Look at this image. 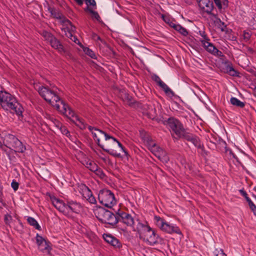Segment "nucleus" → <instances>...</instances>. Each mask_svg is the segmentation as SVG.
Returning a JSON list of instances; mask_svg holds the SVG:
<instances>
[{
  "instance_id": "nucleus-64",
  "label": "nucleus",
  "mask_w": 256,
  "mask_h": 256,
  "mask_svg": "<svg viewBox=\"0 0 256 256\" xmlns=\"http://www.w3.org/2000/svg\"><path fill=\"white\" fill-rule=\"evenodd\" d=\"M96 40H100V41L102 42H103L104 44H106V42L104 41L100 36H98L97 38H96Z\"/></svg>"
},
{
  "instance_id": "nucleus-8",
  "label": "nucleus",
  "mask_w": 256,
  "mask_h": 256,
  "mask_svg": "<svg viewBox=\"0 0 256 256\" xmlns=\"http://www.w3.org/2000/svg\"><path fill=\"white\" fill-rule=\"evenodd\" d=\"M164 124L169 126L178 137L184 129L182 124L180 121L174 117L168 118L165 121Z\"/></svg>"
},
{
  "instance_id": "nucleus-60",
  "label": "nucleus",
  "mask_w": 256,
  "mask_h": 256,
  "mask_svg": "<svg viewBox=\"0 0 256 256\" xmlns=\"http://www.w3.org/2000/svg\"><path fill=\"white\" fill-rule=\"evenodd\" d=\"M220 20V24H222V26H223V27H222V28H221V30H222V32H224V31H225V30H225V28H226V25L224 23V22H222Z\"/></svg>"
},
{
  "instance_id": "nucleus-36",
  "label": "nucleus",
  "mask_w": 256,
  "mask_h": 256,
  "mask_svg": "<svg viewBox=\"0 0 256 256\" xmlns=\"http://www.w3.org/2000/svg\"><path fill=\"white\" fill-rule=\"evenodd\" d=\"M189 142H191L196 147H200L201 142L200 139L196 136L194 135Z\"/></svg>"
},
{
  "instance_id": "nucleus-52",
  "label": "nucleus",
  "mask_w": 256,
  "mask_h": 256,
  "mask_svg": "<svg viewBox=\"0 0 256 256\" xmlns=\"http://www.w3.org/2000/svg\"><path fill=\"white\" fill-rule=\"evenodd\" d=\"M215 4L218 6V9L221 10L222 8V2L220 0H214Z\"/></svg>"
},
{
  "instance_id": "nucleus-10",
  "label": "nucleus",
  "mask_w": 256,
  "mask_h": 256,
  "mask_svg": "<svg viewBox=\"0 0 256 256\" xmlns=\"http://www.w3.org/2000/svg\"><path fill=\"white\" fill-rule=\"evenodd\" d=\"M116 214L118 215L119 222L122 221L128 226H132L134 224V218L130 214L122 211L120 209L118 210Z\"/></svg>"
},
{
  "instance_id": "nucleus-46",
  "label": "nucleus",
  "mask_w": 256,
  "mask_h": 256,
  "mask_svg": "<svg viewBox=\"0 0 256 256\" xmlns=\"http://www.w3.org/2000/svg\"><path fill=\"white\" fill-rule=\"evenodd\" d=\"M152 78L157 84L158 86L160 84V82H162L160 78L156 74H154L152 76Z\"/></svg>"
},
{
  "instance_id": "nucleus-41",
  "label": "nucleus",
  "mask_w": 256,
  "mask_h": 256,
  "mask_svg": "<svg viewBox=\"0 0 256 256\" xmlns=\"http://www.w3.org/2000/svg\"><path fill=\"white\" fill-rule=\"evenodd\" d=\"M49 120L58 129L60 128V126L62 124L59 120L52 116H50Z\"/></svg>"
},
{
  "instance_id": "nucleus-38",
  "label": "nucleus",
  "mask_w": 256,
  "mask_h": 256,
  "mask_svg": "<svg viewBox=\"0 0 256 256\" xmlns=\"http://www.w3.org/2000/svg\"><path fill=\"white\" fill-rule=\"evenodd\" d=\"M92 172H94L97 176H100L101 178H103L105 177L106 175L102 170L98 168V166H97V168H95L94 170Z\"/></svg>"
},
{
  "instance_id": "nucleus-26",
  "label": "nucleus",
  "mask_w": 256,
  "mask_h": 256,
  "mask_svg": "<svg viewBox=\"0 0 256 256\" xmlns=\"http://www.w3.org/2000/svg\"><path fill=\"white\" fill-rule=\"evenodd\" d=\"M48 11L52 16L53 17L56 18L60 20H62L63 18H64L63 15L58 10L54 8H49Z\"/></svg>"
},
{
  "instance_id": "nucleus-24",
  "label": "nucleus",
  "mask_w": 256,
  "mask_h": 256,
  "mask_svg": "<svg viewBox=\"0 0 256 256\" xmlns=\"http://www.w3.org/2000/svg\"><path fill=\"white\" fill-rule=\"evenodd\" d=\"M172 134L174 138H176V140H178L179 138H183L188 142L194 136L192 134L186 132L185 129H184L182 130V132L179 135V136L178 138H176Z\"/></svg>"
},
{
  "instance_id": "nucleus-23",
  "label": "nucleus",
  "mask_w": 256,
  "mask_h": 256,
  "mask_svg": "<svg viewBox=\"0 0 256 256\" xmlns=\"http://www.w3.org/2000/svg\"><path fill=\"white\" fill-rule=\"evenodd\" d=\"M140 137L142 140L144 142L146 143V146H148V144L152 143V142L153 141L149 134L144 130L140 131Z\"/></svg>"
},
{
  "instance_id": "nucleus-53",
  "label": "nucleus",
  "mask_w": 256,
  "mask_h": 256,
  "mask_svg": "<svg viewBox=\"0 0 256 256\" xmlns=\"http://www.w3.org/2000/svg\"><path fill=\"white\" fill-rule=\"evenodd\" d=\"M71 40L72 41H74L76 44H78L80 47H83L82 44L80 42L79 40L76 36H74L73 37L71 38Z\"/></svg>"
},
{
  "instance_id": "nucleus-2",
  "label": "nucleus",
  "mask_w": 256,
  "mask_h": 256,
  "mask_svg": "<svg viewBox=\"0 0 256 256\" xmlns=\"http://www.w3.org/2000/svg\"><path fill=\"white\" fill-rule=\"evenodd\" d=\"M0 104L4 110H12V112H15L18 116H22L24 108L10 94L5 91H0Z\"/></svg>"
},
{
  "instance_id": "nucleus-49",
  "label": "nucleus",
  "mask_w": 256,
  "mask_h": 256,
  "mask_svg": "<svg viewBox=\"0 0 256 256\" xmlns=\"http://www.w3.org/2000/svg\"><path fill=\"white\" fill-rule=\"evenodd\" d=\"M87 200L92 204H96V198L92 194L90 198H87Z\"/></svg>"
},
{
  "instance_id": "nucleus-59",
  "label": "nucleus",
  "mask_w": 256,
  "mask_h": 256,
  "mask_svg": "<svg viewBox=\"0 0 256 256\" xmlns=\"http://www.w3.org/2000/svg\"><path fill=\"white\" fill-rule=\"evenodd\" d=\"M216 256H226V255L224 252L222 250H220V251L218 252Z\"/></svg>"
},
{
  "instance_id": "nucleus-35",
  "label": "nucleus",
  "mask_w": 256,
  "mask_h": 256,
  "mask_svg": "<svg viewBox=\"0 0 256 256\" xmlns=\"http://www.w3.org/2000/svg\"><path fill=\"white\" fill-rule=\"evenodd\" d=\"M83 48L84 52H85L86 54L90 56L92 58H96V55L94 52L88 48L86 47H82Z\"/></svg>"
},
{
  "instance_id": "nucleus-50",
  "label": "nucleus",
  "mask_w": 256,
  "mask_h": 256,
  "mask_svg": "<svg viewBox=\"0 0 256 256\" xmlns=\"http://www.w3.org/2000/svg\"><path fill=\"white\" fill-rule=\"evenodd\" d=\"M11 186L14 190L16 191L18 189L19 184L16 181L13 180L11 184Z\"/></svg>"
},
{
  "instance_id": "nucleus-51",
  "label": "nucleus",
  "mask_w": 256,
  "mask_h": 256,
  "mask_svg": "<svg viewBox=\"0 0 256 256\" xmlns=\"http://www.w3.org/2000/svg\"><path fill=\"white\" fill-rule=\"evenodd\" d=\"M200 36L204 38V41L208 42L210 40L209 38L207 36L206 34H205L204 31H200Z\"/></svg>"
},
{
  "instance_id": "nucleus-3",
  "label": "nucleus",
  "mask_w": 256,
  "mask_h": 256,
  "mask_svg": "<svg viewBox=\"0 0 256 256\" xmlns=\"http://www.w3.org/2000/svg\"><path fill=\"white\" fill-rule=\"evenodd\" d=\"M54 106L80 129L86 128V124H84V120L78 116H76L74 112L64 100H61L60 104H56Z\"/></svg>"
},
{
  "instance_id": "nucleus-43",
  "label": "nucleus",
  "mask_w": 256,
  "mask_h": 256,
  "mask_svg": "<svg viewBox=\"0 0 256 256\" xmlns=\"http://www.w3.org/2000/svg\"><path fill=\"white\" fill-rule=\"evenodd\" d=\"M92 195V194L91 190L86 186L85 189L83 190V196L87 200V198H90Z\"/></svg>"
},
{
  "instance_id": "nucleus-61",
  "label": "nucleus",
  "mask_w": 256,
  "mask_h": 256,
  "mask_svg": "<svg viewBox=\"0 0 256 256\" xmlns=\"http://www.w3.org/2000/svg\"><path fill=\"white\" fill-rule=\"evenodd\" d=\"M228 0H222V4L226 8H227L228 6Z\"/></svg>"
},
{
  "instance_id": "nucleus-33",
  "label": "nucleus",
  "mask_w": 256,
  "mask_h": 256,
  "mask_svg": "<svg viewBox=\"0 0 256 256\" xmlns=\"http://www.w3.org/2000/svg\"><path fill=\"white\" fill-rule=\"evenodd\" d=\"M154 219L156 225L161 230L164 222H166L165 220L161 218L160 216H154Z\"/></svg>"
},
{
  "instance_id": "nucleus-45",
  "label": "nucleus",
  "mask_w": 256,
  "mask_h": 256,
  "mask_svg": "<svg viewBox=\"0 0 256 256\" xmlns=\"http://www.w3.org/2000/svg\"><path fill=\"white\" fill-rule=\"evenodd\" d=\"M46 240L43 238L42 236H40L38 234H36V241L38 246L40 244H42Z\"/></svg>"
},
{
  "instance_id": "nucleus-42",
  "label": "nucleus",
  "mask_w": 256,
  "mask_h": 256,
  "mask_svg": "<svg viewBox=\"0 0 256 256\" xmlns=\"http://www.w3.org/2000/svg\"><path fill=\"white\" fill-rule=\"evenodd\" d=\"M114 139L115 140H112L113 143H114V146H116V143L118 144V146L122 149V150L124 152V154L126 156H128V152L126 150L124 146H122V144L117 139L114 138Z\"/></svg>"
},
{
  "instance_id": "nucleus-19",
  "label": "nucleus",
  "mask_w": 256,
  "mask_h": 256,
  "mask_svg": "<svg viewBox=\"0 0 256 256\" xmlns=\"http://www.w3.org/2000/svg\"><path fill=\"white\" fill-rule=\"evenodd\" d=\"M10 149L14 150L16 152L23 153L26 150V148L22 144V142L17 138Z\"/></svg>"
},
{
  "instance_id": "nucleus-25",
  "label": "nucleus",
  "mask_w": 256,
  "mask_h": 256,
  "mask_svg": "<svg viewBox=\"0 0 256 256\" xmlns=\"http://www.w3.org/2000/svg\"><path fill=\"white\" fill-rule=\"evenodd\" d=\"M148 149L156 156L162 148L158 146L154 141L147 146Z\"/></svg>"
},
{
  "instance_id": "nucleus-30",
  "label": "nucleus",
  "mask_w": 256,
  "mask_h": 256,
  "mask_svg": "<svg viewBox=\"0 0 256 256\" xmlns=\"http://www.w3.org/2000/svg\"><path fill=\"white\" fill-rule=\"evenodd\" d=\"M230 102L232 105L240 108H243L245 106V104L244 102L240 101L236 98L232 97L230 100Z\"/></svg>"
},
{
  "instance_id": "nucleus-4",
  "label": "nucleus",
  "mask_w": 256,
  "mask_h": 256,
  "mask_svg": "<svg viewBox=\"0 0 256 256\" xmlns=\"http://www.w3.org/2000/svg\"><path fill=\"white\" fill-rule=\"evenodd\" d=\"M116 212L117 211H115V214H114L99 206L96 210L97 215L96 216L98 220L102 224H109L114 228L119 222L118 215L116 214Z\"/></svg>"
},
{
  "instance_id": "nucleus-48",
  "label": "nucleus",
  "mask_w": 256,
  "mask_h": 256,
  "mask_svg": "<svg viewBox=\"0 0 256 256\" xmlns=\"http://www.w3.org/2000/svg\"><path fill=\"white\" fill-rule=\"evenodd\" d=\"M198 148H200L202 150V155L204 156H206L208 155V152L205 150L204 149V146L203 144H202L201 143L200 144V147H197Z\"/></svg>"
},
{
  "instance_id": "nucleus-63",
  "label": "nucleus",
  "mask_w": 256,
  "mask_h": 256,
  "mask_svg": "<svg viewBox=\"0 0 256 256\" xmlns=\"http://www.w3.org/2000/svg\"><path fill=\"white\" fill-rule=\"evenodd\" d=\"M98 36V35L97 34L95 33H92V38L93 40H96V38H97Z\"/></svg>"
},
{
  "instance_id": "nucleus-1",
  "label": "nucleus",
  "mask_w": 256,
  "mask_h": 256,
  "mask_svg": "<svg viewBox=\"0 0 256 256\" xmlns=\"http://www.w3.org/2000/svg\"><path fill=\"white\" fill-rule=\"evenodd\" d=\"M88 129L92 132L93 136V138L97 144L102 148L103 150L108 152L110 154L116 158H122L120 154L117 152L116 150L112 148V146H110L108 148H105L104 145L100 143V139H104L105 141H108L110 140H115L114 137L110 136L104 132L98 129V128L92 126H88Z\"/></svg>"
},
{
  "instance_id": "nucleus-34",
  "label": "nucleus",
  "mask_w": 256,
  "mask_h": 256,
  "mask_svg": "<svg viewBox=\"0 0 256 256\" xmlns=\"http://www.w3.org/2000/svg\"><path fill=\"white\" fill-rule=\"evenodd\" d=\"M239 192H240V194L244 196L246 200L247 201V202H248V206H252L253 204H254L253 203V202L250 199V198L249 197H248V194L244 190V189H241V190H239Z\"/></svg>"
},
{
  "instance_id": "nucleus-20",
  "label": "nucleus",
  "mask_w": 256,
  "mask_h": 256,
  "mask_svg": "<svg viewBox=\"0 0 256 256\" xmlns=\"http://www.w3.org/2000/svg\"><path fill=\"white\" fill-rule=\"evenodd\" d=\"M52 47L57 50L59 52H64V50L62 44L60 41L54 36L49 42Z\"/></svg>"
},
{
  "instance_id": "nucleus-9",
  "label": "nucleus",
  "mask_w": 256,
  "mask_h": 256,
  "mask_svg": "<svg viewBox=\"0 0 256 256\" xmlns=\"http://www.w3.org/2000/svg\"><path fill=\"white\" fill-rule=\"evenodd\" d=\"M200 8L208 14L216 17V15L212 12L214 8L212 1L210 0H197Z\"/></svg>"
},
{
  "instance_id": "nucleus-37",
  "label": "nucleus",
  "mask_w": 256,
  "mask_h": 256,
  "mask_svg": "<svg viewBox=\"0 0 256 256\" xmlns=\"http://www.w3.org/2000/svg\"><path fill=\"white\" fill-rule=\"evenodd\" d=\"M58 130H59L63 134L66 135L67 137L69 138L70 136V132L66 127L63 126L62 124L60 126Z\"/></svg>"
},
{
  "instance_id": "nucleus-22",
  "label": "nucleus",
  "mask_w": 256,
  "mask_h": 256,
  "mask_svg": "<svg viewBox=\"0 0 256 256\" xmlns=\"http://www.w3.org/2000/svg\"><path fill=\"white\" fill-rule=\"evenodd\" d=\"M156 156L160 161L164 163H167L169 161V157L167 152L162 148L156 154Z\"/></svg>"
},
{
  "instance_id": "nucleus-15",
  "label": "nucleus",
  "mask_w": 256,
  "mask_h": 256,
  "mask_svg": "<svg viewBox=\"0 0 256 256\" xmlns=\"http://www.w3.org/2000/svg\"><path fill=\"white\" fill-rule=\"evenodd\" d=\"M161 230L169 234L176 233L181 234V232L178 227L170 225L166 222H164Z\"/></svg>"
},
{
  "instance_id": "nucleus-39",
  "label": "nucleus",
  "mask_w": 256,
  "mask_h": 256,
  "mask_svg": "<svg viewBox=\"0 0 256 256\" xmlns=\"http://www.w3.org/2000/svg\"><path fill=\"white\" fill-rule=\"evenodd\" d=\"M86 167L91 171L94 170L95 168H97L98 165L94 162H87L86 164Z\"/></svg>"
},
{
  "instance_id": "nucleus-62",
  "label": "nucleus",
  "mask_w": 256,
  "mask_h": 256,
  "mask_svg": "<svg viewBox=\"0 0 256 256\" xmlns=\"http://www.w3.org/2000/svg\"><path fill=\"white\" fill-rule=\"evenodd\" d=\"M66 36L71 39L73 37V35L70 32H68L67 34H66Z\"/></svg>"
},
{
  "instance_id": "nucleus-57",
  "label": "nucleus",
  "mask_w": 256,
  "mask_h": 256,
  "mask_svg": "<svg viewBox=\"0 0 256 256\" xmlns=\"http://www.w3.org/2000/svg\"><path fill=\"white\" fill-rule=\"evenodd\" d=\"M250 208L253 212L254 215L256 216V206L254 204L252 206H250Z\"/></svg>"
},
{
  "instance_id": "nucleus-12",
  "label": "nucleus",
  "mask_w": 256,
  "mask_h": 256,
  "mask_svg": "<svg viewBox=\"0 0 256 256\" xmlns=\"http://www.w3.org/2000/svg\"><path fill=\"white\" fill-rule=\"evenodd\" d=\"M50 198L53 206L57 210L63 214L66 212V204L62 200L56 198L54 196H50Z\"/></svg>"
},
{
  "instance_id": "nucleus-40",
  "label": "nucleus",
  "mask_w": 256,
  "mask_h": 256,
  "mask_svg": "<svg viewBox=\"0 0 256 256\" xmlns=\"http://www.w3.org/2000/svg\"><path fill=\"white\" fill-rule=\"evenodd\" d=\"M42 36L46 40L48 41V42H50V40H52V38L54 36L50 32L47 31H44L42 33Z\"/></svg>"
},
{
  "instance_id": "nucleus-21",
  "label": "nucleus",
  "mask_w": 256,
  "mask_h": 256,
  "mask_svg": "<svg viewBox=\"0 0 256 256\" xmlns=\"http://www.w3.org/2000/svg\"><path fill=\"white\" fill-rule=\"evenodd\" d=\"M170 26L174 28L184 36H186L188 34L187 30L179 24H176L174 22H171L170 24Z\"/></svg>"
},
{
  "instance_id": "nucleus-11",
  "label": "nucleus",
  "mask_w": 256,
  "mask_h": 256,
  "mask_svg": "<svg viewBox=\"0 0 256 256\" xmlns=\"http://www.w3.org/2000/svg\"><path fill=\"white\" fill-rule=\"evenodd\" d=\"M200 41L203 46L208 52L216 56H223L222 52L217 49L212 43L204 40Z\"/></svg>"
},
{
  "instance_id": "nucleus-5",
  "label": "nucleus",
  "mask_w": 256,
  "mask_h": 256,
  "mask_svg": "<svg viewBox=\"0 0 256 256\" xmlns=\"http://www.w3.org/2000/svg\"><path fill=\"white\" fill-rule=\"evenodd\" d=\"M139 226L142 228V231L138 230L140 234V238H142V235L144 234V238H146L147 241L150 245L154 246L157 244H162L164 239L156 234L155 231L153 230L149 226L144 225L143 224L139 223Z\"/></svg>"
},
{
  "instance_id": "nucleus-58",
  "label": "nucleus",
  "mask_w": 256,
  "mask_h": 256,
  "mask_svg": "<svg viewBox=\"0 0 256 256\" xmlns=\"http://www.w3.org/2000/svg\"><path fill=\"white\" fill-rule=\"evenodd\" d=\"M162 18H163V20H164L168 24V25L170 26V24L171 22H172L168 18H164V16H162Z\"/></svg>"
},
{
  "instance_id": "nucleus-17",
  "label": "nucleus",
  "mask_w": 256,
  "mask_h": 256,
  "mask_svg": "<svg viewBox=\"0 0 256 256\" xmlns=\"http://www.w3.org/2000/svg\"><path fill=\"white\" fill-rule=\"evenodd\" d=\"M70 210L72 212L78 214L82 209V206L80 203L74 201H69L66 204V210Z\"/></svg>"
},
{
  "instance_id": "nucleus-7",
  "label": "nucleus",
  "mask_w": 256,
  "mask_h": 256,
  "mask_svg": "<svg viewBox=\"0 0 256 256\" xmlns=\"http://www.w3.org/2000/svg\"><path fill=\"white\" fill-rule=\"evenodd\" d=\"M38 92L46 101L52 104L54 103V102L56 103L60 102L62 100L56 91L54 90H50L48 87L42 86L40 88Z\"/></svg>"
},
{
  "instance_id": "nucleus-56",
  "label": "nucleus",
  "mask_w": 256,
  "mask_h": 256,
  "mask_svg": "<svg viewBox=\"0 0 256 256\" xmlns=\"http://www.w3.org/2000/svg\"><path fill=\"white\" fill-rule=\"evenodd\" d=\"M62 22L66 23V24H69L72 26V28H75V27L73 26L72 24V22L68 19H66L62 20Z\"/></svg>"
},
{
  "instance_id": "nucleus-47",
  "label": "nucleus",
  "mask_w": 256,
  "mask_h": 256,
  "mask_svg": "<svg viewBox=\"0 0 256 256\" xmlns=\"http://www.w3.org/2000/svg\"><path fill=\"white\" fill-rule=\"evenodd\" d=\"M113 146L112 148L115 150L114 143H113V141L112 140L108 141H106L104 146L105 148H110L109 146Z\"/></svg>"
},
{
  "instance_id": "nucleus-16",
  "label": "nucleus",
  "mask_w": 256,
  "mask_h": 256,
  "mask_svg": "<svg viewBox=\"0 0 256 256\" xmlns=\"http://www.w3.org/2000/svg\"><path fill=\"white\" fill-rule=\"evenodd\" d=\"M222 68L224 72L226 73L231 76H239L240 73L234 69L232 66V64L230 62H226L224 64V67Z\"/></svg>"
},
{
  "instance_id": "nucleus-29",
  "label": "nucleus",
  "mask_w": 256,
  "mask_h": 256,
  "mask_svg": "<svg viewBox=\"0 0 256 256\" xmlns=\"http://www.w3.org/2000/svg\"><path fill=\"white\" fill-rule=\"evenodd\" d=\"M76 4L81 6L84 4V0H74ZM86 3L87 5V6L90 7V6H95L96 7V2L94 0H85Z\"/></svg>"
},
{
  "instance_id": "nucleus-14",
  "label": "nucleus",
  "mask_w": 256,
  "mask_h": 256,
  "mask_svg": "<svg viewBox=\"0 0 256 256\" xmlns=\"http://www.w3.org/2000/svg\"><path fill=\"white\" fill-rule=\"evenodd\" d=\"M120 97L122 100L126 102L130 106L135 108L138 106V102L134 100L133 98L128 92H122L120 94Z\"/></svg>"
},
{
  "instance_id": "nucleus-6",
  "label": "nucleus",
  "mask_w": 256,
  "mask_h": 256,
  "mask_svg": "<svg viewBox=\"0 0 256 256\" xmlns=\"http://www.w3.org/2000/svg\"><path fill=\"white\" fill-rule=\"evenodd\" d=\"M98 200L101 204L110 208L116 203L114 194L110 190L106 189L100 191Z\"/></svg>"
},
{
  "instance_id": "nucleus-54",
  "label": "nucleus",
  "mask_w": 256,
  "mask_h": 256,
  "mask_svg": "<svg viewBox=\"0 0 256 256\" xmlns=\"http://www.w3.org/2000/svg\"><path fill=\"white\" fill-rule=\"evenodd\" d=\"M4 222L6 224H8L12 220V216L10 215L6 214L4 216Z\"/></svg>"
},
{
  "instance_id": "nucleus-32",
  "label": "nucleus",
  "mask_w": 256,
  "mask_h": 256,
  "mask_svg": "<svg viewBox=\"0 0 256 256\" xmlns=\"http://www.w3.org/2000/svg\"><path fill=\"white\" fill-rule=\"evenodd\" d=\"M86 12L88 11L92 14V18H96L98 21H100V16L98 12L94 10H93L92 8L86 6V8L84 9Z\"/></svg>"
},
{
  "instance_id": "nucleus-44",
  "label": "nucleus",
  "mask_w": 256,
  "mask_h": 256,
  "mask_svg": "<svg viewBox=\"0 0 256 256\" xmlns=\"http://www.w3.org/2000/svg\"><path fill=\"white\" fill-rule=\"evenodd\" d=\"M250 24L254 29L256 28V13L252 14V18L250 22Z\"/></svg>"
},
{
  "instance_id": "nucleus-18",
  "label": "nucleus",
  "mask_w": 256,
  "mask_h": 256,
  "mask_svg": "<svg viewBox=\"0 0 256 256\" xmlns=\"http://www.w3.org/2000/svg\"><path fill=\"white\" fill-rule=\"evenodd\" d=\"M16 138H16L14 135L7 134L4 137L3 142L4 145L9 148H11L12 146L14 143Z\"/></svg>"
},
{
  "instance_id": "nucleus-55",
  "label": "nucleus",
  "mask_w": 256,
  "mask_h": 256,
  "mask_svg": "<svg viewBox=\"0 0 256 256\" xmlns=\"http://www.w3.org/2000/svg\"><path fill=\"white\" fill-rule=\"evenodd\" d=\"M244 40H248L250 38V34L248 32H244Z\"/></svg>"
},
{
  "instance_id": "nucleus-31",
  "label": "nucleus",
  "mask_w": 256,
  "mask_h": 256,
  "mask_svg": "<svg viewBox=\"0 0 256 256\" xmlns=\"http://www.w3.org/2000/svg\"><path fill=\"white\" fill-rule=\"evenodd\" d=\"M27 222L30 226H33L36 229L38 230H41L40 226L34 218L29 216L27 218Z\"/></svg>"
},
{
  "instance_id": "nucleus-13",
  "label": "nucleus",
  "mask_w": 256,
  "mask_h": 256,
  "mask_svg": "<svg viewBox=\"0 0 256 256\" xmlns=\"http://www.w3.org/2000/svg\"><path fill=\"white\" fill-rule=\"evenodd\" d=\"M103 238L104 240L115 248H120L122 247V243L114 236L110 234H104Z\"/></svg>"
},
{
  "instance_id": "nucleus-27",
  "label": "nucleus",
  "mask_w": 256,
  "mask_h": 256,
  "mask_svg": "<svg viewBox=\"0 0 256 256\" xmlns=\"http://www.w3.org/2000/svg\"><path fill=\"white\" fill-rule=\"evenodd\" d=\"M50 244V243L48 241L46 240L42 244H40L38 246V248L42 252H50V250H52Z\"/></svg>"
},
{
  "instance_id": "nucleus-28",
  "label": "nucleus",
  "mask_w": 256,
  "mask_h": 256,
  "mask_svg": "<svg viewBox=\"0 0 256 256\" xmlns=\"http://www.w3.org/2000/svg\"><path fill=\"white\" fill-rule=\"evenodd\" d=\"M158 86L164 90L166 94H170L172 96H174V92L164 82H160Z\"/></svg>"
}]
</instances>
